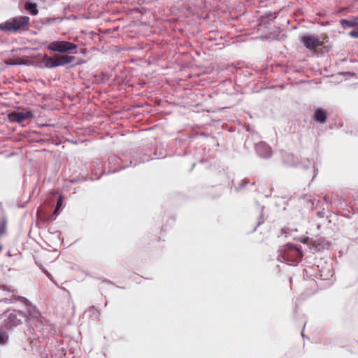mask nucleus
<instances>
[{
	"mask_svg": "<svg viewBox=\"0 0 358 358\" xmlns=\"http://www.w3.org/2000/svg\"><path fill=\"white\" fill-rule=\"evenodd\" d=\"M27 312L28 331L33 336V340L40 341L48 335L55 334V327L48 322H43L41 314L35 306L27 304Z\"/></svg>",
	"mask_w": 358,
	"mask_h": 358,
	"instance_id": "f257e3e1",
	"label": "nucleus"
},
{
	"mask_svg": "<svg viewBox=\"0 0 358 358\" xmlns=\"http://www.w3.org/2000/svg\"><path fill=\"white\" fill-rule=\"evenodd\" d=\"M78 45L70 41H65L64 55H55L49 57L44 54L43 60L40 62V67L43 69H54L64 66L74 62L76 57L69 55L76 54Z\"/></svg>",
	"mask_w": 358,
	"mask_h": 358,
	"instance_id": "f03ea898",
	"label": "nucleus"
},
{
	"mask_svg": "<svg viewBox=\"0 0 358 358\" xmlns=\"http://www.w3.org/2000/svg\"><path fill=\"white\" fill-rule=\"evenodd\" d=\"M303 253L296 245L288 243L280 246L277 259L289 266H296L301 260Z\"/></svg>",
	"mask_w": 358,
	"mask_h": 358,
	"instance_id": "7ed1b4c3",
	"label": "nucleus"
},
{
	"mask_svg": "<svg viewBox=\"0 0 358 358\" xmlns=\"http://www.w3.org/2000/svg\"><path fill=\"white\" fill-rule=\"evenodd\" d=\"M127 155H123L122 157L117 156H111L108 158L109 164L114 163L115 165H121L119 168H115L112 171H109L108 174L110 173H115L122 169H124L129 166H136L141 163H145V162H149L153 158L146 154H142L141 152L137 153L136 156L132 157V159L129 157V159H127Z\"/></svg>",
	"mask_w": 358,
	"mask_h": 358,
	"instance_id": "20e7f679",
	"label": "nucleus"
},
{
	"mask_svg": "<svg viewBox=\"0 0 358 358\" xmlns=\"http://www.w3.org/2000/svg\"><path fill=\"white\" fill-rule=\"evenodd\" d=\"M30 17L25 15H18L11 17L3 24V31L6 33L20 34L29 29Z\"/></svg>",
	"mask_w": 358,
	"mask_h": 358,
	"instance_id": "39448f33",
	"label": "nucleus"
},
{
	"mask_svg": "<svg viewBox=\"0 0 358 358\" xmlns=\"http://www.w3.org/2000/svg\"><path fill=\"white\" fill-rule=\"evenodd\" d=\"M8 313H9L7 315V318L2 324L6 331H13L17 326L22 324L24 322L27 324V307L26 308V311L13 310L11 311L8 310ZM6 313L7 312L4 313V314Z\"/></svg>",
	"mask_w": 358,
	"mask_h": 358,
	"instance_id": "423d86ee",
	"label": "nucleus"
},
{
	"mask_svg": "<svg viewBox=\"0 0 358 358\" xmlns=\"http://www.w3.org/2000/svg\"><path fill=\"white\" fill-rule=\"evenodd\" d=\"M7 117L10 122L20 124L26 120L33 118L34 114L30 110L26 111L13 110L8 113Z\"/></svg>",
	"mask_w": 358,
	"mask_h": 358,
	"instance_id": "0eeeda50",
	"label": "nucleus"
},
{
	"mask_svg": "<svg viewBox=\"0 0 358 358\" xmlns=\"http://www.w3.org/2000/svg\"><path fill=\"white\" fill-rule=\"evenodd\" d=\"M255 152L262 159H269L273 152L271 146L264 141H260L255 145Z\"/></svg>",
	"mask_w": 358,
	"mask_h": 358,
	"instance_id": "6e6552de",
	"label": "nucleus"
},
{
	"mask_svg": "<svg viewBox=\"0 0 358 358\" xmlns=\"http://www.w3.org/2000/svg\"><path fill=\"white\" fill-rule=\"evenodd\" d=\"M301 42L308 50H313L320 45V37L315 35L305 34L301 36Z\"/></svg>",
	"mask_w": 358,
	"mask_h": 358,
	"instance_id": "1a4fd4ad",
	"label": "nucleus"
},
{
	"mask_svg": "<svg viewBox=\"0 0 358 358\" xmlns=\"http://www.w3.org/2000/svg\"><path fill=\"white\" fill-rule=\"evenodd\" d=\"M312 118L315 122L319 124H323L327 122V110L322 107H315L313 112Z\"/></svg>",
	"mask_w": 358,
	"mask_h": 358,
	"instance_id": "9d476101",
	"label": "nucleus"
},
{
	"mask_svg": "<svg viewBox=\"0 0 358 358\" xmlns=\"http://www.w3.org/2000/svg\"><path fill=\"white\" fill-rule=\"evenodd\" d=\"M64 42L65 41H54L48 43L45 41L44 43L48 44L47 49L48 50L53 52H57L61 54L60 55H64Z\"/></svg>",
	"mask_w": 358,
	"mask_h": 358,
	"instance_id": "9b49d317",
	"label": "nucleus"
},
{
	"mask_svg": "<svg viewBox=\"0 0 358 358\" xmlns=\"http://www.w3.org/2000/svg\"><path fill=\"white\" fill-rule=\"evenodd\" d=\"M283 164L287 166H298L299 164V159L292 153L285 152L282 156Z\"/></svg>",
	"mask_w": 358,
	"mask_h": 358,
	"instance_id": "f8f14e48",
	"label": "nucleus"
},
{
	"mask_svg": "<svg viewBox=\"0 0 358 358\" xmlns=\"http://www.w3.org/2000/svg\"><path fill=\"white\" fill-rule=\"evenodd\" d=\"M298 166L302 168L304 170H308L310 168H313L314 175L312 180L315 179L318 173V169L316 168L314 162L311 159H309L308 158H304L299 160V164Z\"/></svg>",
	"mask_w": 358,
	"mask_h": 358,
	"instance_id": "ddd939ff",
	"label": "nucleus"
},
{
	"mask_svg": "<svg viewBox=\"0 0 358 358\" xmlns=\"http://www.w3.org/2000/svg\"><path fill=\"white\" fill-rule=\"evenodd\" d=\"M37 4L36 3L28 1L24 4L25 9L29 12V13L31 15H36L38 13V8H37Z\"/></svg>",
	"mask_w": 358,
	"mask_h": 358,
	"instance_id": "4468645a",
	"label": "nucleus"
},
{
	"mask_svg": "<svg viewBox=\"0 0 358 358\" xmlns=\"http://www.w3.org/2000/svg\"><path fill=\"white\" fill-rule=\"evenodd\" d=\"M4 329L3 325H0V345H6L8 341V334Z\"/></svg>",
	"mask_w": 358,
	"mask_h": 358,
	"instance_id": "2eb2a0df",
	"label": "nucleus"
},
{
	"mask_svg": "<svg viewBox=\"0 0 358 358\" xmlns=\"http://www.w3.org/2000/svg\"><path fill=\"white\" fill-rule=\"evenodd\" d=\"M276 18L275 13H266L262 17L261 20L262 22L269 23L271 21H273Z\"/></svg>",
	"mask_w": 358,
	"mask_h": 358,
	"instance_id": "dca6fc26",
	"label": "nucleus"
},
{
	"mask_svg": "<svg viewBox=\"0 0 358 358\" xmlns=\"http://www.w3.org/2000/svg\"><path fill=\"white\" fill-rule=\"evenodd\" d=\"M340 24L344 29L355 27L352 19H341Z\"/></svg>",
	"mask_w": 358,
	"mask_h": 358,
	"instance_id": "f3484780",
	"label": "nucleus"
},
{
	"mask_svg": "<svg viewBox=\"0 0 358 358\" xmlns=\"http://www.w3.org/2000/svg\"><path fill=\"white\" fill-rule=\"evenodd\" d=\"M264 206H262V207H261V210H262V212H261V214H260V215H259V218H258V222H257V225L255 226V229H254V231H255V230H256V229H257L259 225H261L262 223H264V218L263 217V210H264Z\"/></svg>",
	"mask_w": 358,
	"mask_h": 358,
	"instance_id": "a211bd4d",
	"label": "nucleus"
},
{
	"mask_svg": "<svg viewBox=\"0 0 358 358\" xmlns=\"http://www.w3.org/2000/svg\"><path fill=\"white\" fill-rule=\"evenodd\" d=\"M6 226V219L3 218L0 222V236L5 232Z\"/></svg>",
	"mask_w": 358,
	"mask_h": 358,
	"instance_id": "6ab92c4d",
	"label": "nucleus"
},
{
	"mask_svg": "<svg viewBox=\"0 0 358 358\" xmlns=\"http://www.w3.org/2000/svg\"><path fill=\"white\" fill-rule=\"evenodd\" d=\"M6 226V219L3 218L0 222V236L5 232Z\"/></svg>",
	"mask_w": 358,
	"mask_h": 358,
	"instance_id": "aec40b11",
	"label": "nucleus"
},
{
	"mask_svg": "<svg viewBox=\"0 0 358 358\" xmlns=\"http://www.w3.org/2000/svg\"><path fill=\"white\" fill-rule=\"evenodd\" d=\"M153 155L156 156L157 158H164L166 156L165 152L163 150V148L161 147L159 148V153L157 152V151H156L153 153Z\"/></svg>",
	"mask_w": 358,
	"mask_h": 358,
	"instance_id": "412c9836",
	"label": "nucleus"
},
{
	"mask_svg": "<svg viewBox=\"0 0 358 358\" xmlns=\"http://www.w3.org/2000/svg\"><path fill=\"white\" fill-rule=\"evenodd\" d=\"M248 184V181L246 179L242 180L238 185L236 187V191L238 192Z\"/></svg>",
	"mask_w": 358,
	"mask_h": 358,
	"instance_id": "4be33fe9",
	"label": "nucleus"
},
{
	"mask_svg": "<svg viewBox=\"0 0 358 358\" xmlns=\"http://www.w3.org/2000/svg\"><path fill=\"white\" fill-rule=\"evenodd\" d=\"M64 199V196L63 195L59 196V197L57 200V203H56V207H57V208H61V207L63 204Z\"/></svg>",
	"mask_w": 358,
	"mask_h": 358,
	"instance_id": "5701e85b",
	"label": "nucleus"
},
{
	"mask_svg": "<svg viewBox=\"0 0 358 358\" xmlns=\"http://www.w3.org/2000/svg\"><path fill=\"white\" fill-rule=\"evenodd\" d=\"M349 36L353 38H358V30L354 29L349 33Z\"/></svg>",
	"mask_w": 358,
	"mask_h": 358,
	"instance_id": "b1692460",
	"label": "nucleus"
},
{
	"mask_svg": "<svg viewBox=\"0 0 358 358\" xmlns=\"http://www.w3.org/2000/svg\"><path fill=\"white\" fill-rule=\"evenodd\" d=\"M294 239H296V238H294ZM296 240L301 242L303 244H306L309 241L310 238L308 236H305V237L296 238Z\"/></svg>",
	"mask_w": 358,
	"mask_h": 358,
	"instance_id": "393cba45",
	"label": "nucleus"
},
{
	"mask_svg": "<svg viewBox=\"0 0 358 358\" xmlns=\"http://www.w3.org/2000/svg\"><path fill=\"white\" fill-rule=\"evenodd\" d=\"M38 267L42 271L43 273H45L48 277H50L51 274L48 271V270L43 267L42 264H38Z\"/></svg>",
	"mask_w": 358,
	"mask_h": 358,
	"instance_id": "a878e982",
	"label": "nucleus"
},
{
	"mask_svg": "<svg viewBox=\"0 0 358 358\" xmlns=\"http://www.w3.org/2000/svg\"><path fill=\"white\" fill-rule=\"evenodd\" d=\"M341 75H343V76H355V73L353 72H350V71H345V72H341L340 73Z\"/></svg>",
	"mask_w": 358,
	"mask_h": 358,
	"instance_id": "bb28decb",
	"label": "nucleus"
},
{
	"mask_svg": "<svg viewBox=\"0 0 358 358\" xmlns=\"http://www.w3.org/2000/svg\"><path fill=\"white\" fill-rule=\"evenodd\" d=\"M354 27H358V17H353L352 18Z\"/></svg>",
	"mask_w": 358,
	"mask_h": 358,
	"instance_id": "cd10ccee",
	"label": "nucleus"
},
{
	"mask_svg": "<svg viewBox=\"0 0 358 358\" xmlns=\"http://www.w3.org/2000/svg\"><path fill=\"white\" fill-rule=\"evenodd\" d=\"M60 208H57V207L55 206V210L53 211V215L57 216L60 213Z\"/></svg>",
	"mask_w": 358,
	"mask_h": 358,
	"instance_id": "c85d7f7f",
	"label": "nucleus"
},
{
	"mask_svg": "<svg viewBox=\"0 0 358 358\" xmlns=\"http://www.w3.org/2000/svg\"><path fill=\"white\" fill-rule=\"evenodd\" d=\"M324 214H325V213H324V211H323V210L318 211V212L317 213V216L318 217H324Z\"/></svg>",
	"mask_w": 358,
	"mask_h": 358,
	"instance_id": "c756f323",
	"label": "nucleus"
},
{
	"mask_svg": "<svg viewBox=\"0 0 358 358\" xmlns=\"http://www.w3.org/2000/svg\"><path fill=\"white\" fill-rule=\"evenodd\" d=\"M83 63H84V62L83 60L79 59L76 63H74L71 66H77V65H80V64H82Z\"/></svg>",
	"mask_w": 358,
	"mask_h": 358,
	"instance_id": "7c9ffc66",
	"label": "nucleus"
},
{
	"mask_svg": "<svg viewBox=\"0 0 358 358\" xmlns=\"http://www.w3.org/2000/svg\"><path fill=\"white\" fill-rule=\"evenodd\" d=\"M289 229H285V228H282L281 229V234H287L289 232Z\"/></svg>",
	"mask_w": 358,
	"mask_h": 358,
	"instance_id": "2f4dec72",
	"label": "nucleus"
},
{
	"mask_svg": "<svg viewBox=\"0 0 358 358\" xmlns=\"http://www.w3.org/2000/svg\"><path fill=\"white\" fill-rule=\"evenodd\" d=\"M80 53L82 55H85L87 53V49L86 48H82L80 50Z\"/></svg>",
	"mask_w": 358,
	"mask_h": 358,
	"instance_id": "473e14b6",
	"label": "nucleus"
},
{
	"mask_svg": "<svg viewBox=\"0 0 358 358\" xmlns=\"http://www.w3.org/2000/svg\"><path fill=\"white\" fill-rule=\"evenodd\" d=\"M79 180H80L79 178H74L71 179V180H70V182H71V183H75V182H78Z\"/></svg>",
	"mask_w": 358,
	"mask_h": 358,
	"instance_id": "72a5a7b5",
	"label": "nucleus"
},
{
	"mask_svg": "<svg viewBox=\"0 0 358 358\" xmlns=\"http://www.w3.org/2000/svg\"><path fill=\"white\" fill-rule=\"evenodd\" d=\"M103 282H105V283H107V284H111V285L113 284L110 280H107V279L103 280Z\"/></svg>",
	"mask_w": 358,
	"mask_h": 358,
	"instance_id": "f704fd0d",
	"label": "nucleus"
},
{
	"mask_svg": "<svg viewBox=\"0 0 358 358\" xmlns=\"http://www.w3.org/2000/svg\"><path fill=\"white\" fill-rule=\"evenodd\" d=\"M0 31H3V24L0 23Z\"/></svg>",
	"mask_w": 358,
	"mask_h": 358,
	"instance_id": "c9c22d12",
	"label": "nucleus"
},
{
	"mask_svg": "<svg viewBox=\"0 0 358 358\" xmlns=\"http://www.w3.org/2000/svg\"><path fill=\"white\" fill-rule=\"evenodd\" d=\"M324 201L325 202H327V196H324Z\"/></svg>",
	"mask_w": 358,
	"mask_h": 358,
	"instance_id": "e433bc0d",
	"label": "nucleus"
},
{
	"mask_svg": "<svg viewBox=\"0 0 358 358\" xmlns=\"http://www.w3.org/2000/svg\"><path fill=\"white\" fill-rule=\"evenodd\" d=\"M301 336H302V337H303V338H304V337H305V335H304V334H303V331H302V332H301Z\"/></svg>",
	"mask_w": 358,
	"mask_h": 358,
	"instance_id": "4c0bfd02",
	"label": "nucleus"
},
{
	"mask_svg": "<svg viewBox=\"0 0 358 358\" xmlns=\"http://www.w3.org/2000/svg\"><path fill=\"white\" fill-rule=\"evenodd\" d=\"M55 233L60 234L61 232L59 231H56Z\"/></svg>",
	"mask_w": 358,
	"mask_h": 358,
	"instance_id": "58836bf2",
	"label": "nucleus"
},
{
	"mask_svg": "<svg viewBox=\"0 0 358 358\" xmlns=\"http://www.w3.org/2000/svg\"><path fill=\"white\" fill-rule=\"evenodd\" d=\"M100 177H101V176H99V177H97L96 179V180H99V179L100 178Z\"/></svg>",
	"mask_w": 358,
	"mask_h": 358,
	"instance_id": "ea45409f",
	"label": "nucleus"
}]
</instances>
